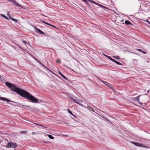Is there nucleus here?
Here are the masks:
<instances>
[{"mask_svg": "<svg viewBox=\"0 0 150 150\" xmlns=\"http://www.w3.org/2000/svg\"><path fill=\"white\" fill-rule=\"evenodd\" d=\"M21 96L25 97L27 99L30 100L31 102L32 103H39L38 100V99L35 98L26 91L25 90Z\"/></svg>", "mask_w": 150, "mask_h": 150, "instance_id": "nucleus-2", "label": "nucleus"}, {"mask_svg": "<svg viewBox=\"0 0 150 150\" xmlns=\"http://www.w3.org/2000/svg\"><path fill=\"white\" fill-rule=\"evenodd\" d=\"M113 57L117 59H120L118 57H116V56H113Z\"/></svg>", "mask_w": 150, "mask_h": 150, "instance_id": "nucleus-28", "label": "nucleus"}, {"mask_svg": "<svg viewBox=\"0 0 150 150\" xmlns=\"http://www.w3.org/2000/svg\"><path fill=\"white\" fill-rule=\"evenodd\" d=\"M11 19H13V18H11Z\"/></svg>", "mask_w": 150, "mask_h": 150, "instance_id": "nucleus-37", "label": "nucleus"}, {"mask_svg": "<svg viewBox=\"0 0 150 150\" xmlns=\"http://www.w3.org/2000/svg\"><path fill=\"white\" fill-rule=\"evenodd\" d=\"M102 117L108 122H110L108 120V118L106 117L103 116V117Z\"/></svg>", "mask_w": 150, "mask_h": 150, "instance_id": "nucleus-18", "label": "nucleus"}, {"mask_svg": "<svg viewBox=\"0 0 150 150\" xmlns=\"http://www.w3.org/2000/svg\"><path fill=\"white\" fill-rule=\"evenodd\" d=\"M125 24L126 25H132V24L129 21H125Z\"/></svg>", "mask_w": 150, "mask_h": 150, "instance_id": "nucleus-12", "label": "nucleus"}, {"mask_svg": "<svg viewBox=\"0 0 150 150\" xmlns=\"http://www.w3.org/2000/svg\"><path fill=\"white\" fill-rule=\"evenodd\" d=\"M130 142L133 144H134L135 146L138 147H144L146 148L150 149V147L147 146L143 145V144L140 143L138 142Z\"/></svg>", "mask_w": 150, "mask_h": 150, "instance_id": "nucleus-4", "label": "nucleus"}, {"mask_svg": "<svg viewBox=\"0 0 150 150\" xmlns=\"http://www.w3.org/2000/svg\"><path fill=\"white\" fill-rule=\"evenodd\" d=\"M137 50H138L139 52H141L143 54H146V52H145L143 51V50H141L140 49H137Z\"/></svg>", "mask_w": 150, "mask_h": 150, "instance_id": "nucleus-16", "label": "nucleus"}, {"mask_svg": "<svg viewBox=\"0 0 150 150\" xmlns=\"http://www.w3.org/2000/svg\"><path fill=\"white\" fill-rule=\"evenodd\" d=\"M35 29H36V30L37 31V33H38L43 34V35H45V33H44V32L42 31V30H40L36 28H35Z\"/></svg>", "mask_w": 150, "mask_h": 150, "instance_id": "nucleus-7", "label": "nucleus"}, {"mask_svg": "<svg viewBox=\"0 0 150 150\" xmlns=\"http://www.w3.org/2000/svg\"><path fill=\"white\" fill-rule=\"evenodd\" d=\"M109 59L110 60L112 61L115 62V63H116V64H117L118 65H122V64L121 63L116 61L115 60L112 59L111 57H110V58Z\"/></svg>", "mask_w": 150, "mask_h": 150, "instance_id": "nucleus-11", "label": "nucleus"}, {"mask_svg": "<svg viewBox=\"0 0 150 150\" xmlns=\"http://www.w3.org/2000/svg\"><path fill=\"white\" fill-rule=\"evenodd\" d=\"M10 1L11 2H12L13 4L14 5L18 7H20V6L19 4H18V2H17L14 0H11Z\"/></svg>", "mask_w": 150, "mask_h": 150, "instance_id": "nucleus-10", "label": "nucleus"}, {"mask_svg": "<svg viewBox=\"0 0 150 150\" xmlns=\"http://www.w3.org/2000/svg\"><path fill=\"white\" fill-rule=\"evenodd\" d=\"M35 124L37 125H38V124H37V123H35ZM40 126H42L41 125H40Z\"/></svg>", "mask_w": 150, "mask_h": 150, "instance_id": "nucleus-32", "label": "nucleus"}, {"mask_svg": "<svg viewBox=\"0 0 150 150\" xmlns=\"http://www.w3.org/2000/svg\"><path fill=\"white\" fill-rule=\"evenodd\" d=\"M87 107H88V108L91 111H94V110H93L92 107L90 106V105H88V106H87Z\"/></svg>", "mask_w": 150, "mask_h": 150, "instance_id": "nucleus-14", "label": "nucleus"}, {"mask_svg": "<svg viewBox=\"0 0 150 150\" xmlns=\"http://www.w3.org/2000/svg\"><path fill=\"white\" fill-rule=\"evenodd\" d=\"M21 107L22 108H25L26 107H28V106L25 105H21Z\"/></svg>", "mask_w": 150, "mask_h": 150, "instance_id": "nucleus-23", "label": "nucleus"}, {"mask_svg": "<svg viewBox=\"0 0 150 150\" xmlns=\"http://www.w3.org/2000/svg\"><path fill=\"white\" fill-rule=\"evenodd\" d=\"M59 73L63 78H64V79L66 80H68V79L65 76H64L61 72L59 71Z\"/></svg>", "mask_w": 150, "mask_h": 150, "instance_id": "nucleus-13", "label": "nucleus"}, {"mask_svg": "<svg viewBox=\"0 0 150 150\" xmlns=\"http://www.w3.org/2000/svg\"><path fill=\"white\" fill-rule=\"evenodd\" d=\"M123 21H124V20H123L122 21V22H123Z\"/></svg>", "mask_w": 150, "mask_h": 150, "instance_id": "nucleus-34", "label": "nucleus"}, {"mask_svg": "<svg viewBox=\"0 0 150 150\" xmlns=\"http://www.w3.org/2000/svg\"><path fill=\"white\" fill-rule=\"evenodd\" d=\"M140 95H139L137 96L136 97H135L134 100L135 101L137 102L139 104H140L141 105H142V103H141L140 101H139V100L140 99L139 98L140 97Z\"/></svg>", "mask_w": 150, "mask_h": 150, "instance_id": "nucleus-8", "label": "nucleus"}, {"mask_svg": "<svg viewBox=\"0 0 150 150\" xmlns=\"http://www.w3.org/2000/svg\"><path fill=\"white\" fill-rule=\"evenodd\" d=\"M23 42L25 44L27 43L24 40L23 41Z\"/></svg>", "mask_w": 150, "mask_h": 150, "instance_id": "nucleus-30", "label": "nucleus"}, {"mask_svg": "<svg viewBox=\"0 0 150 150\" xmlns=\"http://www.w3.org/2000/svg\"><path fill=\"white\" fill-rule=\"evenodd\" d=\"M11 20L14 21L16 23H18V21L17 19H10Z\"/></svg>", "mask_w": 150, "mask_h": 150, "instance_id": "nucleus-21", "label": "nucleus"}, {"mask_svg": "<svg viewBox=\"0 0 150 150\" xmlns=\"http://www.w3.org/2000/svg\"><path fill=\"white\" fill-rule=\"evenodd\" d=\"M18 145L16 143L13 142H9L6 145V147L7 148H15L17 147Z\"/></svg>", "mask_w": 150, "mask_h": 150, "instance_id": "nucleus-3", "label": "nucleus"}, {"mask_svg": "<svg viewBox=\"0 0 150 150\" xmlns=\"http://www.w3.org/2000/svg\"><path fill=\"white\" fill-rule=\"evenodd\" d=\"M46 24H47L48 25H50L51 26H52V27H53V28H56V27L54 26V25H51L49 23H46Z\"/></svg>", "mask_w": 150, "mask_h": 150, "instance_id": "nucleus-22", "label": "nucleus"}, {"mask_svg": "<svg viewBox=\"0 0 150 150\" xmlns=\"http://www.w3.org/2000/svg\"><path fill=\"white\" fill-rule=\"evenodd\" d=\"M5 84L11 90L17 93L21 96L25 90L19 88L15 84H13L7 81L6 82Z\"/></svg>", "mask_w": 150, "mask_h": 150, "instance_id": "nucleus-1", "label": "nucleus"}, {"mask_svg": "<svg viewBox=\"0 0 150 150\" xmlns=\"http://www.w3.org/2000/svg\"><path fill=\"white\" fill-rule=\"evenodd\" d=\"M77 104H79L80 106H81L82 107H83L84 106V105L82 104H81L79 102H78V103H77Z\"/></svg>", "mask_w": 150, "mask_h": 150, "instance_id": "nucleus-26", "label": "nucleus"}, {"mask_svg": "<svg viewBox=\"0 0 150 150\" xmlns=\"http://www.w3.org/2000/svg\"><path fill=\"white\" fill-rule=\"evenodd\" d=\"M22 133H24V132H22Z\"/></svg>", "mask_w": 150, "mask_h": 150, "instance_id": "nucleus-35", "label": "nucleus"}, {"mask_svg": "<svg viewBox=\"0 0 150 150\" xmlns=\"http://www.w3.org/2000/svg\"><path fill=\"white\" fill-rule=\"evenodd\" d=\"M47 135L51 139H54V137H53L52 135L50 134H48Z\"/></svg>", "mask_w": 150, "mask_h": 150, "instance_id": "nucleus-17", "label": "nucleus"}, {"mask_svg": "<svg viewBox=\"0 0 150 150\" xmlns=\"http://www.w3.org/2000/svg\"><path fill=\"white\" fill-rule=\"evenodd\" d=\"M147 93H149V90H148V91H147Z\"/></svg>", "mask_w": 150, "mask_h": 150, "instance_id": "nucleus-31", "label": "nucleus"}, {"mask_svg": "<svg viewBox=\"0 0 150 150\" xmlns=\"http://www.w3.org/2000/svg\"><path fill=\"white\" fill-rule=\"evenodd\" d=\"M40 21L41 22H43V23H45L46 24V23H47L46 22H45L44 21Z\"/></svg>", "mask_w": 150, "mask_h": 150, "instance_id": "nucleus-29", "label": "nucleus"}, {"mask_svg": "<svg viewBox=\"0 0 150 150\" xmlns=\"http://www.w3.org/2000/svg\"><path fill=\"white\" fill-rule=\"evenodd\" d=\"M101 82L104 83L105 84L108 86L111 89H112L113 88V86L110 84V83L103 80L101 81Z\"/></svg>", "mask_w": 150, "mask_h": 150, "instance_id": "nucleus-5", "label": "nucleus"}, {"mask_svg": "<svg viewBox=\"0 0 150 150\" xmlns=\"http://www.w3.org/2000/svg\"><path fill=\"white\" fill-rule=\"evenodd\" d=\"M10 1L11 2H12L13 4L14 5L18 7H20V6L19 4H18V2H17L14 0H11Z\"/></svg>", "mask_w": 150, "mask_h": 150, "instance_id": "nucleus-9", "label": "nucleus"}, {"mask_svg": "<svg viewBox=\"0 0 150 150\" xmlns=\"http://www.w3.org/2000/svg\"><path fill=\"white\" fill-rule=\"evenodd\" d=\"M1 16H3L4 18H5V19H8V18H7L6 16L4 15L3 14H1Z\"/></svg>", "mask_w": 150, "mask_h": 150, "instance_id": "nucleus-24", "label": "nucleus"}, {"mask_svg": "<svg viewBox=\"0 0 150 150\" xmlns=\"http://www.w3.org/2000/svg\"><path fill=\"white\" fill-rule=\"evenodd\" d=\"M39 63H40V64L42 65L43 66V67H44L45 68H46V69H48V70H49V71H51V72H52L50 70L48 69L47 68V67L45 66V65H43V64H42V63H41V62H39Z\"/></svg>", "mask_w": 150, "mask_h": 150, "instance_id": "nucleus-19", "label": "nucleus"}, {"mask_svg": "<svg viewBox=\"0 0 150 150\" xmlns=\"http://www.w3.org/2000/svg\"><path fill=\"white\" fill-rule=\"evenodd\" d=\"M0 100H4V101H6L7 102H12V103H18L17 102L8 99H7L6 98H4V97H0Z\"/></svg>", "mask_w": 150, "mask_h": 150, "instance_id": "nucleus-6", "label": "nucleus"}, {"mask_svg": "<svg viewBox=\"0 0 150 150\" xmlns=\"http://www.w3.org/2000/svg\"><path fill=\"white\" fill-rule=\"evenodd\" d=\"M112 21H116V20H112Z\"/></svg>", "mask_w": 150, "mask_h": 150, "instance_id": "nucleus-33", "label": "nucleus"}, {"mask_svg": "<svg viewBox=\"0 0 150 150\" xmlns=\"http://www.w3.org/2000/svg\"><path fill=\"white\" fill-rule=\"evenodd\" d=\"M103 55L105 56V57H107L109 59L110 58V57L109 56H108L106 54H103Z\"/></svg>", "mask_w": 150, "mask_h": 150, "instance_id": "nucleus-25", "label": "nucleus"}, {"mask_svg": "<svg viewBox=\"0 0 150 150\" xmlns=\"http://www.w3.org/2000/svg\"><path fill=\"white\" fill-rule=\"evenodd\" d=\"M67 111L69 114L72 115L74 117H75V116L73 114L71 111V110H70L68 109L67 110Z\"/></svg>", "mask_w": 150, "mask_h": 150, "instance_id": "nucleus-15", "label": "nucleus"}, {"mask_svg": "<svg viewBox=\"0 0 150 150\" xmlns=\"http://www.w3.org/2000/svg\"><path fill=\"white\" fill-rule=\"evenodd\" d=\"M71 100L73 102H74V103H77H77H78V102L76 101V100L75 99H74V98H72L71 99Z\"/></svg>", "mask_w": 150, "mask_h": 150, "instance_id": "nucleus-20", "label": "nucleus"}, {"mask_svg": "<svg viewBox=\"0 0 150 150\" xmlns=\"http://www.w3.org/2000/svg\"><path fill=\"white\" fill-rule=\"evenodd\" d=\"M145 21L146 22H148L149 25H150V22L149 21L148 19H146Z\"/></svg>", "mask_w": 150, "mask_h": 150, "instance_id": "nucleus-27", "label": "nucleus"}, {"mask_svg": "<svg viewBox=\"0 0 150 150\" xmlns=\"http://www.w3.org/2000/svg\"><path fill=\"white\" fill-rule=\"evenodd\" d=\"M101 116L102 117H103V116Z\"/></svg>", "mask_w": 150, "mask_h": 150, "instance_id": "nucleus-36", "label": "nucleus"}]
</instances>
